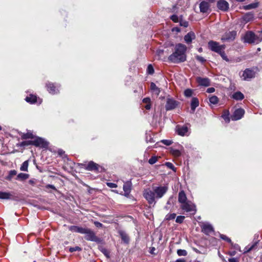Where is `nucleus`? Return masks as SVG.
I'll return each instance as SVG.
<instances>
[{"instance_id": "obj_1", "label": "nucleus", "mask_w": 262, "mask_h": 262, "mask_svg": "<svg viewBox=\"0 0 262 262\" xmlns=\"http://www.w3.org/2000/svg\"><path fill=\"white\" fill-rule=\"evenodd\" d=\"M168 187L167 185L153 186L152 189H144L143 195L149 205L153 206L156 204V200L161 199L167 192Z\"/></svg>"}, {"instance_id": "obj_2", "label": "nucleus", "mask_w": 262, "mask_h": 262, "mask_svg": "<svg viewBox=\"0 0 262 262\" xmlns=\"http://www.w3.org/2000/svg\"><path fill=\"white\" fill-rule=\"evenodd\" d=\"M187 47L181 43H177L174 48L173 52L168 57L169 62L173 63L184 62L187 59Z\"/></svg>"}, {"instance_id": "obj_3", "label": "nucleus", "mask_w": 262, "mask_h": 262, "mask_svg": "<svg viewBox=\"0 0 262 262\" xmlns=\"http://www.w3.org/2000/svg\"><path fill=\"white\" fill-rule=\"evenodd\" d=\"M208 48L211 51L219 54L224 60L227 62L230 61L225 51V45H220L219 42L211 40L208 42Z\"/></svg>"}, {"instance_id": "obj_4", "label": "nucleus", "mask_w": 262, "mask_h": 262, "mask_svg": "<svg viewBox=\"0 0 262 262\" xmlns=\"http://www.w3.org/2000/svg\"><path fill=\"white\" fill-rule=\"evenodd\" d=\"M29 145L46 148L49 145V143L42 138L37 137L33 140L24 141L17 144V146L20 147H25Z\"/></svg>"}, {"instance_id": "obj_5", "label": "nucleus", "mask_w": 262, "mask_h": 262, "mask_svg": "<svg viewBox=\"0 0 262 262\" xmlns=\"http://www.w3.org/2000/svg\"><path fill=\"white\" fill-rule=\"evenodd\" d=\"M81 168L84 169L94 171L95 173H102L105 171V169L102 166L96 163L93 161L89 162H84L82 163L79 164Z\"/></svg>"}, {"instance_id": "obj_6", "label": "nucleus", "mask_w": 262, "mask_h": 262, "mask_svg": "<svg viewBox=\"0 0 262 262\" xmlns=\"http://www.w3.org/2000/svg\"><path fill=\"white\" fill-rule=\"evenodd\" d=\"M83 234H85L84 238L88 241L94 242L97 244L104 243L103 238L98 237L95 232L90 228H86Z\"/></svg>"}, {"instance_id": "obj_7", "label": "nucleus", "mask_w": 262, "mask_h": 262, "mask_svg": "<svg viewBox=\"0 0 262 262\" xmlns=\"http://www.w3.org/2000/svg\"><path fill=\"white\" fill-rule=\"evenodd\" d=\"M258 71H259V69L257 67H254L252 68H247L243 71V74L241 77L243 80H249L255 77L256 73Z\"/></svg>"}, {"instance_id": "obj_8", "label": "nucleus", "mask_w": 262, "mask_h": 262, "mask_svg": "<svg viewBox=\"0 0 262 262\" xmlns=\"http://www.w3.org/2000/svg\"><path fill=\"white\" fill-rule=\"evenodd\" d=\"M180 104V102L172 98L167 97L165 108L166 111L173 110L176 108Z\"/></svg>"}, {"instance_id": "obj_9", "label": "nucleus", "mask_w": 262, "mask_h": 262, "mask_svg": "<svg viewBox=\"0 0 262 262\" xmlns=\"http://www.w3.org/2000/svg\"><path fill=\"white\" fill-rule=\"evenodd\" d=\"M237 35V32L235 30L226 32L222 36L221 40L223 42L233 41Z\"/></svg>"}, {"instance_id": "obj_10", "label": "nucleus", "mask_w": 262, "mask_h": 262, "mask_svg": "<svg viewBox=\"0 0 262 262\" xmlns=\"http://www.w3.org/2000/svg\"><path fill=\"white\" fill-rule=\"evenodd\" d=\"M201 232L207 235H209L211 233L214 232V230L213 226L208 223H203L200 225Z\"/></svg>"}, {"instance_id": "obj_11", "label": "nucleus", "mask_w": 262, "mask_h": 262, "mask_svg": "<svg viewBox=\"0 0 262 262\" xmlns=\"http://www.w3.org/2000/svg\"><path fill=\"white\" fill-rule=\"evenodd\" d=\"M257 38V37L252 31L247 32L244 36L245 41L249 43H254Z\"/></svg>"}, {"instance_id": "obj_12", "label": "nucleus", "mask_w": 262, "mask_h": 262, "mask_svg": "<svg viewBox=\"0 0 262 262\" xmlns=\"http://www.w3.org/2000/svg\"><path fill=\"white\" fill-rule=\"evenodd\" d=\"M245 114V110L243 108H239L235 110L231 116L232 120H238L241 119Z\"/></svg>"}, {"instance_id": "obj_13", "label": "nucleus", "mask_w": 262, "mask_h": 262, "mask_svg": "<svg viewBox=\"0 0 262 262\" xmlns=\"http://www.w3.org/2000/svg\"><path fill=\"white\" fill-rule=\"evenodd\" d=\"M188 131V127L187 125H177L176 127V132L178 135L184 136Z\"/></svg>"}, {"instance_id": "obj_14", "label": "nucleus", "mask_w": 262, "mask_h": 262, "mask_svg": "<svg viewBox=\"0 0 262 262\" xmlns=\"http://www.w3.org/2000/svg\"><path fill=\"white\" fill-rule=\"evenodd\" d=\"M46 87L48 92L51 94H56L59 92L55 84L51 82L46 83Z\"/></svg>"}, {"instance_id": "obj_15", "label": "nucleus", "mask_w": 262, "mask_h": 262, "mask_svg": "<svg viewBox=\"0 0 262 262\" xmlns=\"http://www.w3.org/2000/svg\"><path fill=\"white\" fill-rule=\"evenodd\" d=\"M210 4L206 1H202L199 5L200 12L203 13H209L210 12Z\"/></svg>"}, {"instance_id": "obj_16", "label": "nucleus", "mask_w": 262, "mask_h": 262, "mask_svg": "<svg viewBox=\"0 0 262 262\" xmlns=\"http://www.w3.org/2000/svg\"><path fill=\"white\" fill-rule=\"evenodd\" d=\"M216 6L219 9L223 11H227L229 9V4L225 0H220L217 2Z\"/></svg>"}, {"instance_id": "obj_17", "label": "nucleus", "mask_w": 262, "mask_h": 262, "mask_svg": "<svg viewBox=\"0 0 262 262\" xmlns=\"http://www.w3.org/2000/svg\"><path fill=\"white\" fill-rule=\"evenodd\" d=\"M132 183L131 181H127L125 182H124L123 186V189L124 192V195L125 196L127 197L129 196L132 190Z\"/></svg>"}, {"instance_id": "obj_18", "label": "nucleus", "mask_w": 262, "mask_h": 262, "mask_svg": "<svg viewBox=\"0 0 262 262\" xmlns=\"http://www.w3.org/2000/svg\"><path fill=\"white\" fill-rule=\"evenodd\" d=\"M196 80L197 83L201 86H208L210 85V80L208 78L198 77Z\"/></svg>"}, {"instance_id": "obj_19", "label": "nucleus", "mask_w": 262, "mask_h": 262, "mask_svg": "<svg viewBox=\"0 0 262 262\" xmlns=\"http://www.w3.org/2000/svg\"><path fill=\"white\" fill-rule=\"evenodd\" d=\"M195 206L192 204L189 203L188 202H185L182 204L181 208L186 212H191L192 211H195Z\"/></svg>"}, {"instance_id": "obj_20", "label": "nucleus", "mask_w": 262, "mask_h": 262, "mask_svg": "<svg viewBox=\"0 0 262 262\" xmlns=\"http://www.w3.org/2000/svg\"><path fill=\"white\" fill-rule=\"evenodd\" d=\"M195 38V34L192 32L190 31L188 32L186 35L184 36V39L185 42L187 44H190L192 42V40Z\"/></svg>"}, {"instance_id": "obj_21", "label": "nucleus", "mask_w": 262, "mask_h": 262, "mask_svg": "<svg viewBox=\"0 0 262 262\" xmlns=\"http://www.w3.org/2000/svg\"><path fill=\"white\" fill-rule=\"evenodd\" d=\"M22 140H27L28 139H35L37 136H35L30 130L28 131L26 133H21L19 134Z\"/></svg>"}, {"instance_id": "obj_22", "label": "nucleus", "mask_w": 262, "mask_h": 262, "mask_svg": "<svg viewBox=\"0 0 262 262\" xmlns=\"http://www.w3.org/2000/svg\"><path fill=\"white\" fill-rule=\"evenodd\" d=\"M86 228H83L82 227H79L78 226L73 225L69 227V230L73 232L79 233L81 234H83L84 230Z\"/></svg>"}, {"instance_id": "obj_23", "label": "nucleus", "mask_w": 262, "mask_h": 262, "mask_svg": "<svg viewBox=\"0 0 262 262\" xmlns=\"http://www.w3.org/2000/svg\"><path fill=\"white\" fill-rule=\"evenodd\" d=\"M199 105V101L196 97H193L191 101L190 106L192 112L193 113L195 108Z\"/></svg>"}, {"instance_id": "obj_24", "label": "nucleus", "mask_w": 262, "mask_h": 262, "mask_svg": "<svg viewBox=\"0 0 262 262\" xmlns=\"http://www.w3.org/2000/svg\"><path fill=\"white\" fill-rule=\"evenodd\" d=\"M254 13L252 12H249L243 15V19L246 23H248L252 21L254 19Z\"/></svg>"}, {"instance_id": "obj_25", "label": "nucleus", "mask_w": 262, "mask_h": 262, "mask_svg": "<svg viewBox=\"0 0 262 262\" xmlns=\"http://www.w3.org/2000/svg\"><path fill=\"white\" fill-rule=\"evenodd\" d=\"M25 100L30 104H34L37 102V97L36 95L31 94L26 97Z\"/></svg>"}, {"instance_id": "obj_26", "label": "nucleus", "mask_w": 262, "mask_h": 262, "mask_svg": "<svg viewBox=\"0 0 262 262\" xmlns=\"http://www.w3.org/2000/svg\"><path fill=\"white\" fill-rule=\"evenodd\" d=\"M257 244L258 242H255L251 245H248L245 248L244 253H248L252 250L256 249L257 248Z\"/></svg>"}, {"instance_id": "obj_27", "label": "nucleus", "mask_w": 262, "mask_h": 262, "mask_svg": "<svg viewBox=\"0 0 262 262\" xmlns=\"http://www.w3.org/2000/svg\"><path fill=\"white\" fill-rule=\"evenodd\" d=\"M178 201L181 204L185 203V202L187 201V197L183 190L180 191L179 193Z\"/></svg>"}, {"instance_id": "obj_28", "label": "nucleus", "mask_w": 262, "mask_h": 262, "mask_svg": "<svg viewBox=\"0 0 262 262\" xmlns=\"http://www.w3.org/2000/svg\"><path fill=\"white\" fill-rule=\"evenodd\" d=\"M231 98L236 100H242L244 98V95L240 91H237L233 94Z\"/></svg>"}, {"instance_id": "obj_29", "label": "nucleus", "mask_w": 262, "mask_h": 262, "mask_svg": "<svg viewBox=\"0 0 262 262\" xmlns=\"http://www.w3.org/2000/svg\"><path fill=\"white\" fill-rule=\"evenodd\" d=\"M119 233L121 236V239L125 243H128L129 238L128 236L123 231H120Z\"/></svg>"}, {"instance_id": "obj_30", "label": "nucleus", "mask_w": 262, "mask_h": 262, "mask_svg": "<svg viewBox=\"0 0 262 262\" xmlns=\"http://www.w3.org/2000/svg\"><path fill=\"white\" fill-rule=\"evenodd\" d=\"M150 90L157 95H159V94L161 92L160 89L158 86H157V85L154 82H151Z\"/></svg>"}, {"instance_id": "obj_31", "label": "nucleus", "mask_w": 262, "mask_h": 262, "mask_svg": "<svg viewBox=\"0 0 262 262\" xmlns=\"http://www.w3.org/2000/svg\"><path fill=\"white\" fill-rule=\"evenodd\" d=\"M29 177V174L20 173L17 176L16 179L19 181H24L28 179Z\"/></svg>"}, {"instance_id": "obj_32", "label": "nucleus", "mask_w": 262, "mask_h": 262, "mask_svg": "<svg viewBox=\"0 0 262 262\" xmlns=\"http://www.w3.org/2000/svg\"><path fill=\"white\" fill-rule=\"evenodd\" d=\"M16 174L17 171L16 170H11L10 171H9L8 175L5 177V179L9 181H11L12 178L14 176L16 175Z\"/></svg>"}, {"instance_id": "obj_33", "label": "nucleus", "mask_w": 262, "mask_h": 262, "mask_svg": "<svg viewBox=\"0 0 262 262\" xmlns=\"http://www.w3.org/2000/svg\"><path fill=\"white\" fill-rule=\"evenodd\" d=\"M98 248L107 258L110 257V252L106 248L100 245L98 246Z\"/></svg>"}, {"instance_id": "obj_34", "label": "nucleus", "mask_w": 262, "mask_h": 262, "mask_svg": "<svg viewBox=\"0 0 262 262\" xmlns=\"http://www.w3.org/2000/svg\"><path fill=\"white\" fill-rule=\"evenodd\" d=\"M11 194L9 192L0 191V199H10Z\"/></svg>"}, {"instance_id": "obj_35", "label": "nucleus", "mask_w": 262, "mask_h": 262, "mask_svg": "<svg viewBox=\"0 0 262 262\" xmlns=\"http://www.w3.org/2000/svg\"><path fill=\"white\" fill-rule=\"evenodd\" d=\"M170 153L176 157H179L181 155V151L179 150L172 147L170 148Z\"/></svg>"}, {"instance_id": "obj_36", "label": "nucleus", "mask_w": 262, "mask_h": 262, "mask_svg": "<svg viewBox=\"0 0 262 262\" xmlns=\"http://www.w3.org/2000/svg\"><path fill=\"white\" fill-rule=\"evenodd\" d=\"M222 117L224 119V120L227 123H229L230 122V118H229V111H225L224 113L222 115Z\"/></svg>"}, {"instance_id": "obj_37", "label": "nucleus", "mask_w": 262, "mask_h": 262, "mask_svg": "<svg viewBox=\"0 0 262 262\" xmlns=\"http://www.w3.org/2000/svg\"><path fill=\"white\" fill-rule=\"evenodd\" d=\"M28 165H29L28 160L24 161L20 166V170L27 171Z\"/></svg>"}, {"instance_id": "obj_38", "label": "nucleus", "mask_w": 262, "mask_h": 262, "mask_svg": "<svg viewBox=\"0 0 262 262\" xmlns=\"http://www.w3.org/2000/svg\"><path fill=\"white\" fill-rule=\"evenodd\" d=\"M209 102L213 104H216L219 102V98L217 96L214 95L209 98Z\"/></svg>"}, {"instance_id": "obj_39", "label": "nucleus", "mask_w": 262, "mask_h": 262, "mask_svg": "<svg viewBox=\"0 0 262 262\" xmlns=\"http://www.w3.org/2000/svg\"><path fill=\"white\" fill-rule=\"evenodd\" d=\"M258 7V4L257 3H252L250 4H249L248 5H246L244 6V9L245 10H250L251 9L255 8Z\"/></svg>"}, {"instance_id": "obj_40", "label": "nucleus", "mask_w": 262, "mask_h": 262, "mask_svg": "<svg viewBox=\"0 0 262 262\" xmlns=\"http://www.w3.org/2000/svg\"><path fill=\"white\" fill-rule=\"evenodd\" d=\"M146 72L147 74H148L149 75H152L154 73L155 70H154V67H152V66L151 64H149L148 66L147 70H146Z\"/></svg>"}, {"instance_id": "obj_41", "label": "nucleus", "mask_w": 262, "mask_h": 262, "mask_svg": "<svg viewBox=\"0 0 262 262\" xmlns=\"http://www.w3.org/2000/svg\"><path fill=\"white\" fill-rule=\"evenodd\" d=\"M193 91L191 89H187L184 91V94L186 97H191L192 95Z\"/></svg>"}, {"instance_id": "obj_42", "label": "nucleus", "mask_w": 262, "mask_h": 262, "mask_svg": "<svg viewBox=\"0 0 262 262\" xmlns=\"http://www.w3.org/2000/svg\"><path fill=\"white\" fill-rule=\"evenodd\" d=\"M176 216V214L174 213H169L166 215L165 220L167 221H170L171 220H173L174 219H175Z\"/></svg>"}, {"instance_id": "obj_43", "label": "nucleus", "mask_w": 262, "mask_h": 262, "mask_svg": "<svg viewBox=\"0 0 262 262\" xmlns=\"http://www.w3.org/2000/svg\"><path fill=\"white\" fill-rule=\"evenodd\" d=\"M220 237L224 241H226L227 243L230 244L232 242L231 239L227 236L226 235L220 234Z\"/></svg>"}, {"instance_id": "obj_44", "label": "nucleus", "mask_w": 262, "mask_h": 262, "mask_svg": "<svg viewBox=\"0 0 262 262\" xmlns=\"http://www.w3.org/2000/svg\"><path fill=\"white\" fill-rule=\"evenodd\" d=\"M177 254L181 256H186L187 254V252L185 250L183 249H178L177 250Z\"/></svg>"}, {"instance_id": "obj_45", "label": "nucleus", "mask_w": 262, "mask_h": 262, "mask_svg": "<svg viewBox=\"0 0 262 262\" xmlns=\"http://www.w3.org/2000/svg\"><path fill=\"white\" fill-rule=\"evenodd\" d=\"M82 251V248L79 246H75L74 247H70L69 248V251L70 252H74L75 251Z\"/></svg>"}, {"instance_id": "obj_46", "label": "nucleus", "mask_w": 262, "mask_h": 262, "mask_svg": "<svg viewBox=\"0 0 262 262\" xmlns=\"http://www.w3.org/2000/svg\"><path fill=\"white\" fill-rule=\"evenodd\" d=\"M185 216L183 215H179L177 217L176 222L177 223L181 224L184 222Z\"/></svg>"}, {"instance_id": "obj_47", "label": "nucleus", "mask_w": 262, "mask_h": 262, "mask_svg": "<svg viewBox=\"0 0 262 262\" xmlns=\"http://www.w3.org/2000/svg\"><path fill=\"white\" fill-rule=\"evenodd\" d=\"M158 161V158L156 156H152L148 160V163L152 165L156 163V162Z\"/></svg>"}, {"instance_id": "obj_48", "label": "nucleus", "mask_w": 262, "mask_h": 262, "mask_svg": "<svg viewBox=\"0 0 262 262\" xmlns=\"http://www.w3.org/2000/svg\"><path fill=\"white\" fill-rule=\"evenodd\" d=\"M195 58L197 61H199L201 63H204L206 61V60L204 57L199 55H196Z\"/></svg>"}, {"instance_id": "obj_49", "label": "nucleus", "mask_w": 262, "mask_h": 262, "mask_svg": "<svg viewBox=\"0 0 262 262\" xmlns=\"http://www.w3.org/2000/svg\"><path fill=\"white\" fill-rule=\"evenodd\" d=\"M232 247L235 250H238L241 251V247L237 244H234L232 242L230 244Z\"/></svg>"}, {"instance_id": "obj_50", "label": "nucleus", "mask_w": 262, "mask_h": 262, "mask_svg": "<svg viewBox=\"0 0 262 262\" xmlns=\"http://www.w3.org/2000/svg\"><path fill=\"white\" fill-rule=\"evenodd\" d=\"M170 19L172 21H173L174 23H178L179 21V18H178V16L176 15V14H173L172 15H171L170 17Z\"/></svg>"}, {"instance_id": "obj_51", "label": "nucleus", "mask_w": 262, "mask_h": 262, "mask_svg": "<svg viewBox=\"0 0 262 262\" xmlns=\"http://www.w3.org/2000/svg\"><path fill=\"white\" fill-rule=\"evenodd\" d=\"M180 24L181 26H183L184 27H187L188 26V22L186 20H183L182 19H181L180 20Z\"/></svg>"}, {"instance_id": "obj_52", "label": "nucleus", "mask_w": 262, "mask_h": 262, "mask_svg": "<svg viewBox=\"0 0 262 262\" xmlns=\"http://www.w3.org/2000/svg\"><path fill=\"white\" fill-rule=\"evenodd\" d=\"M161 142L167 146L170 145L172 143V141L169 140H163Z\"/></svg>"}, {"instance_id": "obj_53", "label": "nucleus", "mask_w": 262, "mask_h": 262, "mask_svg": "<svg viewBox=\"0 0 262 262\" xmlns=\"http://www.w3.org/2000/svg\"><path fill=\"white\" fill-rule=\"evenodd\" d=\"M106 185L112 188L117 187V185L116 184L112 182H107Z\"/></svg>"}, {"instance_id": "obj_54", "label": "nucleus", "mask_w": 262, "mask_h": 262, "mask_svg": "<svg viewBox=\"0 0 262 262\" xmlns=\"http://www.w3.org/2000/svg\"><path fill=\"white\" fill-rule=\"evenodd\" d=\"M166 165L172 170H174L175 169V167L173 164L170 162H166Z\"/></svg>"}, {"instance_id": "obj_55", "label": "nucleus", "mask_w": 262, "mask_h": 262, "mask_svg": "<svg viewBox=\"0 0 262 262\" xmlns=\"http://www.w3.org/2000/svg\"><path fill=\"white\" fill-rule=\"evenodd\" d=\"M94 224L97 228H102L103 227V224L98 221H94Z\"/></svg>"}, {"instance_id": "obj_56", "label": "nucleus", "mask_w": 262, "mask_h": 262, "mask_svg": "<svg viewBox=\"0 0 262 262\" xmlns=\"http://www.w3.org/2000/svg\"><path fill=\"white\" fill-rule=\"evenodd\" d=\"M142 102L144 103H146V104H147L150 103L151 101H150V99L149 97H146L143 99Z\"/></svg>"}, {"instance_id": "obj_57", "label": "nucleus", "mask_w": 262, "mask_h": 262, "mask_svg": "<svg viewBox=\"0 0 262 262\" xmlns=\"http://www.w3.org/2000/svg\"><path fill=\"white\" fill-rule=\"evenodd\" d=\"M228 261L229 262H239V259L236 257L230 258L228 259Z\"/></svg>"}, {"instance_id": "obj_58", "label": "nucleus", "mask_w": 262, "mask_h": 262, "mask_svg": "<svg viewBox=\"0 0 262 262\" xmlns=\"http://www.w3.org/2000/svg\"><path fill=\"white\" fill-rule=\"evenodd\" d=\"M214 91H215V89L213 87L208 88L206 91V92L208 93H213Z\"/></svg>"}, {"instance_id": "obj_59", "label": "nucleus", "mask_w": 262, "mask_h": 262, "mask_svg": "<svg viewBox=\"0 0 262 262\" xmlns=\"http://www.w3.org/2000/svg\"><path fill=\"white\" fill-rule=\"evenodd\" d=\"M151 102L148 103V104H147L145 105L144 107L145 108L146 110H150L151 108Z\"/></svg>"}, {"instance_id": "obj_60", "label": "nucleus", "mask_w": 262, "mask_h": 262, "mask_svg": "<svg viewBox=\"0 0 262 262\" xmlns=\"http://www.w3.org/2000/svg\"><path fill=\"white\" fill-rule=\"evenodd\" d=\"M156 250V249L155 247H151L150 248V253H151V254H154V255H156V254L155 253V251Z\"/></svg>"}, {"instance_id": "obj_61", "label": "nucleus", "mask_w": 262, "mask_h": 262, "mask_svg": "<svg viewBox=\"0 0 262 262\" xmlns=\"http://www.w3.org/2000/svg\"><path fill=\"white\" fill-rule=\"evenodd\" d=\"M47 188H51L53 190H56V188H55V187L53 185H51V184H48V185H47Z\"/></svg>"}, {"instance_id": "obj_62", "label": "nucleus", "mask_w": 262, "mask_h": 262, "mask_svg": "<svg viewBox=\"0 0 262 262\" xmlns=\"http://www.w3.org/2000/svg\"><path fill=\"white\" fill-rule=\"evenodd\" d=\"M236 253V251H229L228 253V254L230 256H234Z\"/></svg>"}, {"instance_id": "obj_63", "label": "nucleus", "mask_w": 262, "mask_h": 262, "mask_svg": "<svg viewBox=\"0 0 262 262\" xmlns=\"http://www.w3.org/2000/svg\"><path fill=\"white\" fill-rule=\"evenodd\" d=\"M174 262H186V260L184 258H179L177 259Z\"/></svg>"}, {"instance_id": "obj_64", "label": "nucleus", "mask_w": 262, "mask_h": 262, "mask_svg": "<svg viewBox=\"0 0 262 262\" xmlns=\"http://www.w3.org/2000/svg\"><path fill=\"white\" fill-rule=\"evenodd\" d=\"M193 250L197 253H201L200 251L196 248H193Z\"/></svg>"}]
</instances>
